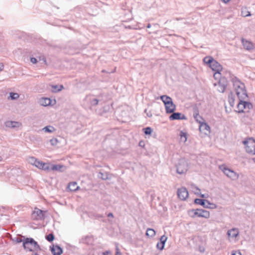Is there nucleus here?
<instances>
[{
	"label": "nucleus",
	"mask_w": 255,
	"mask_h": 255,
	"mask_svg": "<svg viewBox=\"0 0 255 255\" xmlns=\"http://www.w3.org/2000/svg\"><path fill=\"white\" fill-rule=\"evenodd\" d=\"M227 74L229 75V77L233 83L236 94L238 99H246L248 97V95L245 84L230 72H227Z\"/></svg>",
	"instance_id": "obj_1"
},
{
	"label": "nucleus",
	"mask_w": 255,
	"mask_h": 255,
	"mask_svg": "<svg viewBox=\"0 0 255 255\" xmlns=\"http://www.w3.org/2000/svg\"><path fill=\"white\" fill-rule=\"evenodd\" d=\"M23 237L24 241L22 246L25 251L35 252L41 250L39 245L33 238Z\"/></svg>",
	"instance_id": "obj_2"
},
{
	"label": "nucleus",
	"mask_w": 255,
	"mask_h": 255,
	"mask_svg": "<svg viewBox=\"0 0 255 255\" xmlns=\"http://www.w3.org/2000/svg\"><path fill=\"white\" fill-rule=\"evenodd\" d=\"M160 99L165 105L166 113L171 114L175 111L176 106L173 104L171 97L167 95H162L160 97Z\"/></svg>",
	"instance_id": "obj_3"
},
{
	"label": "nucleus",
	"mask_w": 255,
	"mask_h": 255,
	"mask_svg": "<svg viewBox=\"0 0 255 255\" xmlns=\"http://www.w3.org/2000/svg\"><path fill=\"white\" fill-rule=\"evenodd\" d=\"M188 167V165L187 160L184 158L180 159L176 165V171L180 174L185 173L187 171Z\"/></svg>",
	"instance_id": "obj_4"
},
{
	"label": "nucleus",
	"mask_w": 255,
	"mask_h": 255,
	"mask_svg": "<svg viewBox=\"0 0 255 255\" xmlns=\"http://www.w3.org/2000/svg\"><path fill=\"white\" fill-rule=\"evenodd\" d=\"M189 213L193 214V215L192 216L193 217L195 216L199 217H203L206 219H208L210 217L209 212L203 209H192L189 211Z\"/></svg>",
	"instance_id": "obj_5"
},
{
	"label": "nucleus",
	"mask_w": 255,
	"mask_h": 255,
	"mask_svg": "<svg viewBox=\"0 0 255 255\" xmlns=\"http://www.w3.org/2000/svg\"><path fill=\"white\" fill-rule=\"evenodd\" d=\"M220 169L227 176L232 180H236L239 178V174L234 171L226 167H221Z\"/></svg>",
	"instance_id": "obj_6"
},
{
	"label": "nucleus",
	"mask_w": 255,
	"mask_h": 255,
	"mask_svg": "<svg viewBox=\"0 0 255 255\" xmlns=\"http://www.w3.org/2000/svg\"><path fill=\"white\" fill-rule=\"evenodd\" d=\"M44 211L35 208L31 214V218L33 220H43L44 219Z\"/></svg>",
	"instance_id": "obj_7"
},
{
	"label": "nucleus",
	"mask_w": 255,
	"mask_h": 255,
	"mask_svg": "<svg viewBox=\"0 0 255 255\" xmlns=\"http://www.w3.org/2000/svg\"><path fill=\"white\" fill-rule=\"evenodd\" d=\"M194 203L196 204H199L204 208L214 209L216 208V205L213 203H210L208 200L202 199H195Z\"/></svg>",
	"instance_id": "obj_8"
},
{
	"label": "nucleus",
	"mask_w": 255,
	"mask_h": 255,
	"mask_svg": "<svg viewBox=\"0 0 255 255\" xmlns=\"http://www.w3.org/2000/svg\"><path fill=\"white\" fill-rule=\"evenodd\" d=\"M213 71H215L216 73L214 74V77L217 78V75L219 77L221 75V72L222 71L223 68L222 65L216 60L212 63L209 66Z\"/></svg>",
	"instance_id": "obj_9"
},
{
	"label": "nucleus",
	"mask_w": 255,
	"mask_h": 255,
	"mask_svg": "<svg viewBox=\"0 0 255 255\" xmlns=\"http://www.w3.org/2000/svg\"><path fill=\"white\" fill-rule=\"evenodd\" d=\"M243 143L245 146L246 151L249 153L252 154L255 147V142L251 138H250L248 140L243 141Z\"/></svg>",
	"instance_id": "obj_10"
},
{
	"label": "nucleus",
	"mask_w": 255,
	"mask_h": 255,
	"mask_svg": "<svg viewBox=\"0 0 255 255\" xmlns=\"http://www.w3.org/2000/svg\"><path fill=\"white\" fill-rule=\"evenodd\" d=\"M177 195L179 199L185 200L188 197V192L186 188L181 187L178 189Z\"/></svg>",
	"instance_id": "obj_11"
},
{
	"label": "nucleus",
	"mask_w": 255,
	"mask_h": 255,
	"mask_svg": "<svg viewBox=\"0 0 255 255\" xmlns=\"http://www.w3.org/2000/svg\"><path fill=\"white\" fill-rule=\"evenodd\" d=\"M227 86V82L226 80L223 78L220 80L218 84V90L221 93L224 92Z\"/></svg>",
	"instance_id": "obj_12"
},
{
	"label": "nucleus",
	"mask_w": 255,
	"mask_h": 255,
	"mask_svg": "<svg viewBox=\"0 0 255 255\" xmlns=\"http://www.w3.org/2000/svg\"><path fill=\"white\" fill-rule=\"evenodd\" d=\"M4 125L7 128H15L20 127L21 124L18 122L8 121L4 123Z\"/></svg>",
	"instance_id": "obj_13"
},
{
	"label": "nucleus",
	"mask_w": 255,
	"mask_h": 255,
	"mask_svg": "<svg viewBox=\"0 0 255 255\" xmlns=\"http://www.w3.org/2000/svg\"><path fill=\"white\" fill-rule=\"evenodd\" d=\"M186 117L185 115H182L180 113H172V114L169 117V120L171 121L176 120H186Z\"/></svg>",
	"instance_id": "obj_14"
},
{
	"label": "nucleus",
	"mask_w": 255,
	"mask_h": 255,
	"mask_svg": "<svg viewBox=\"0 0 255 255\" xmlns=\"http://www.w3.org/2000/svg\"><path fill=\"white\" fill-rule=\"evenodd\" d=\"M199 129L200 131L204 132L205 134H208L210 132V127L205 122L200 125Z\"/></svg>",
	"instance_id": "obj_15"
},
{
	"label": "nucleus",
	"mask_w": 255,
	"mask_h": 255,
	"mask_svg": "<svg viewBox=\"0 0 255 255\" xmlns=\"http://www.w3.org/2000/svg\"><path fill=\"white\" fill-rule=\"evenodd\" d=\"M50 250L53 255H61L63 253L62 249L58 245H53Z\"/></svg>",
	"instance_id": "obj_16"
},
{
	"label": "nucleus",
	"mask_w": 255,
	"mask_h": 255,
	"mask_svg": "<svg viewBox=\"0 0 255 255\" xmlns=\"http://www.w3.org/2000/svg\"><path fill=\"white\" fill-rule=\"evenodd\" d=\"M85 100L90 103V104L92 106H96L98 104L99 102L101 101L100 99H98L94 98L92 96H87Z\"/></svg>",
	"instance_id": "obj_17"
},
{
	"label": "nucleus",
	"mask_w": 255,
	"mask_h": 255,
	"mask_svg": "<svg viewBox=\"0 0 255 255\" xmlns=\"http://www.w3.org/2000/svg\"><path fill=\"white\" fill-rule=\"evenodd\" d=\"M242 43L243 45L244 48L246 50H250L254 48L253 44L244 38H242Z\"/></svg>",
	"instance_id": "obj_18"
},
{
	"label": "nucleus",
	"mask_w": 255,
	"mask_h": 255,
	"mask_svg": "<svg viewBox=\"0 0 255 255\" xmlns=\"http://www.w3.org/2000/svg\"><path fill=\"white\" fill-rule=\"evenodd\" d=\"M38 103L42 106H47L51 104V100L48 98H41L38 100Z\"/></svg>",
	"instance_id": "obj_19"
},
{
	"label": "nucleus",
	"mask_w": 255,
	"mask_h": 255,
	"mask_svg": "<svg viewBox=\"0 0 255 255\" xmlns=\"http://www.w3.org/2000/svg\"><path fill=\"white\" fill-rule=\"evenodd\" d=\"M239 231L238 229L233 228L231 230H229L227 232V235L229 237H231L233 238L237 237L239 235Z\"/></svg>",
	"instance_id": "obj_20"
},
{
	"label": "nucleus",
	"mask_w": 255,
	"mask_h": 255,
	"mask_svg": "<svg viewBox=\"0 0 255 255\" xmlns=\"http://www.w3.org/2000/svg\"><path fill=\"white\" fill-rule=\"evenodd\" d=\"M239 102L237 105L238 112L239 113H243L245 110V107L244 106V99H239Z\"/></svg>",
	"instance_id": "obj_21"
},
{
	"label": "nucleus",
	"mask_w": 255,
	"mask_h": 255,
	"mask_svg": "<svg viewBox=\"0 0 255 255\" xmlns=\"http://www.w3.org/2000/svg\"><path fill=\"white\" fill-rule=\"evenodd\" d=\"M79 188V187L75 182L70 183L68 185V189L71 191H76Z\"/></svg>",
	"instance_id": "obj_22"
},
{
	"label": "nucleus",
	"mask_w": 255,
	"mask_h": 255,
	"mask_svg": "<svg viewBox=\"0 0 255 255\" xmlns=\"http://www.w3.org/2000/svg\"><path fill=\"white\" fill-rule=\"evenodd\" d=\"M193 117L195 120L200 124L203 123L204 122V120L203 118L199 115V114L197 112H194L193 114Z\"/></svg>",
	"instance_id": "obj_23"
},
{
	"label": "nucleus",
	"mask_w": 255,
	"mask_h": 255,
	"mask_svg": "<svg viewBox=\"0 0 255 255\" xmlns=\"http://www.w3.org/2000/svg\"><path fill=\"white\" fill-rule=\"evenodd\" d=\"M167 240V237L165 236H162L160 238V244H161V250H163L165 246V244Z\"/></svg>",
	"instance_id": "obj_24"
},
{
	"label": "nucleus",
	"mask_w": 255,
	"mask_h": 255,
	"mask_svg": "<svg viewBox=\"0 0 255 255\" xmlns=\"http://www.w3.org/2000/svg\"><path fill=\"white\" fill-rule=\"evenodd\" d=\"M215 60L211 56H206L203 59L204 62L208 64L209 66L212 64V63Z\"/></svg>",
	"instance_id": "obj_25"
},
{
	"label": "nucleus",
	"mask_w": 255,
	"mask_h": 255,
	"mask_svg": "<svg viewBox=\"0 0 255 255\" xmlns=\"http://www.w3.org/2000/svg\"><path fill=\"white\" fill-rule=\"evenodd\" d=\"M55 128L51 126H46L42 128V130L46 132H49L51 133L55 131Z\"/></svg>",
	"instance_id": "obj_26"
},
{
	"label": "nucleus",
	"mask_w": 255,
	"mask_h": 255,
	"mask_svg": "<svg viewBox=\"0 0 255 255\" xmlns=\"http://www.w3.org/2000/svg\"><path fill=\"white\" fill-rule=\"evenodd\" d=\"M63 167V166L60 164H52L51 165V170L53 171H61Z\"/></svg>",
	"instance_id": "obj_27"
},
{
	"label": "nucleus",
	"mask_w": 255,
	"mask_h": 255,
	"mask_svg": "<svg viewBox=\"0 0 255 255\" xmlns=\"http://www.w3.org/2000/svg\"><path fill=\"white\" fill-rule=\"evenodd\" d=\"M63 88V85H52V91L54 93L59 92Z\"/></svg>",
	"instance_id": "obj_28"
},
{
	"label": "nucleus",
	"mask_w": 255,
	"mask_h": 255,
	"mask_svg": "<svg viewBox=\"0 0 255 255\" xmlns=\"http://www.w3.org/2000/svg\"><path fill=\"white\" fill-rule=\"evenodd\" d=\"M146 235L148 237H153L155 235V231L152 229L148 228L146 230Z\"/></svg>",
	"instance_id": "obj_29"
},
{
	"label": "nucleus",
	"mask_w": 255,
	"mask_h": 255,
	"mask_svg": "<svg viewBox=\"0 0 255 255\" xmlns=\"http://www.w3.org/2000/svg\"><path fill=\"white\" fill-rule=\"evenodd\" d=\"M229 98V102L231 107H234L235 105V99L233 97V93L232 92H230V93L228 95Z\"/></svg>",
	"instance_id": "obj_30"
},
{
	"label": "nucleus",
	"mask_w": 255,
	"mask_h": 255,
	"mask_svg": "<svg viewBox=\"0 0 255 255\" xmlns=\"http://www.w3.org/2000/svg\"><path fill=\"white\" fill-rule=\"evenodd\" d=\"M195 189L196 191H195V193L197 195H200V196L202 198H206L208 197V194H202L200 193V189L197 187H195Z\"/></svg>",
	"instance_id": "obj_31"
},
{
	"label": "nucleus",
	"mask_w": 255,
	"mask_h": 255,
	"mask_svg": "<svg viewBox=\"0 0 255 255\" xmlns=\"http://www.w3.org/2000/svg\"><path fill=\"white\" fill-rule=\"evenodd\" d=\"M19 97V95L17 93L10 92L9 93V99L12 100L17 99Z\"/></svg>",
	"instance_id": "obj_32"
},
{
	"label": "nucleus",
	"mask_w": 255,
	"mask_h": 255,
	"mask_svg": "<svg viewBox=\"0 0 255 255\" xmlns=\"http://www.w3.org/2000/svg\"><path fill=\"white\" fill-rule=\"evenodd\" d=\"M98 177L103 180H107L109 178L108 174L107 173H103L102 172H99Z\"/></svg>",
	"instance_id": "obj_33"
},
{
	"label": "nucleus",
	"mask_w": 255,
	"mask_h": 255,
	"mask_svg": "<svg viewBox=\"0 0 255 255\" xmlns=\"http://www.w3.org/2000/svg\"><path fill=\"white\" fill-rule=\"evenodd\" d=\"M41 169L48 171L51 170V166L48 163H43V165H42Z\"/></svg>",
	"instance_id": "obj_34"
},
{
	"label": "nucleus",
	"mask_w": 255,
	"mask_h": 255,
	"mask_svg": "<svg viewBox=\"0 0 255 255\" xmlns=\"http://www.w3.org/2000/svg\"><path fill=\"white\" fill-rule=\"evenodd\" d=\"M143 130L145 134L149 135L151 134L152 129L150 127H146L143 128Z\"/></svg>",
	"instance_id": "obj_35"
},
{
	"label": "nucleus",
	"mask_w": 255,
	"mask_h": 255,
	"mask_svg": "<svg viewBox=\"0 0 255 255\" xmlns=\"http://www.w3.org/2000/svg\"><path fill=\"white\" fill-rule=\"evenodd\" d=\"M244 106L245 107V109L250 110L253 108V105L251 103L245 101H244Z\"/></svg>",
	"instance_id": "obj_36"
},
{
	"label": "nucleus",
	"mask_w": 255,
	"mask_h": 255,
	"mask_svg": "<svg viewBox=\"0 0 255 255\" xmlns=\"http://www.w3.org/2000/svg\"><path fill=\"white\" fill-rule=\"evenodd\" d=\"M46 239L49 242H52L54 240V236L53 234H49L46 236Z\"/></svg>",
	"instance_id": "obj_37"
},
{
	"label": "nucleus",
	"mask_w": 255,
	"mask_h": 255,
	"mask_svg": "<svg viewBox=\"0 0 255 255\" xmlns=\"http://www.w3.org/2000/svg\"><path fill=\"white\" fill-rule=\"evenodd\" d=\"M36 160H37V159L34 157H29L28 158V162L33 165H34L35 164Z\"/></svg>",
	"instance_id": "obj_38"
},
{
	"label": "nucleus",
	"mask_w": 255,
	"mask_h": 255,
	"mask_svg": "<svg viewBox=\"0 0 255 255\" xmlns=\"http://www.w3.org/2000/svg\"><path fill=\"white\" fill-rule=\"evenodd\" d=\"M43 165V162L42 161H40L37 159L35 162V164L34 165L36 167L41 169L42 165Z\"/></svg>",
	"instance_id": "obj_39"
},
{
	"label": "nucleus",
	"mask_w": 255,
	"mask_h": 255,
	"mask_svg": "<svg viewBox=\"0 0 255 255\" xmlns=\"http://www.w3.org/2000/svg\"><path fill=\"white\" fill-rule=\"evenodd\" d=\"M242 15L243 16L247 17L251 15L250 12L247 11L246 9L242 11Z\"/></svg>",
	"instance_id": "obj_40"
},
{
	"label": "nucleus",
	"mask_w": 255,
	"mask_h": 255,
	"mask_svg": "<svg viewBox=\"0 0 255 255\" xmlns=\"http://www.w3.org/2000/svg\"><path fill=\"white\" fill-rule=\"evenodd\" d=\"M58 142V139L56 138H53L50 140V142L52 145H57Z\"/></svg>",
	"instance_id": "obj_41"
},
{
	"label": "nucleus",
	"mask_w": 255,
	"mask_h": 255,
	"mask_svg": "<svg viewBox=\"0 0 255 255\" xmlns=\"http://www.w3.org/2000/svg\"><path fill=\"white\" fill-rule=\"evenodd\" d=\"M23 236H22L20 238H16V240H15V241L18 243H22V244H23V241H24V238L23 237Z\"/></svg>",
	"instance_id": "obj_42"
},
{
	"label": "nucleus",
	"mask_w": 255,
	"mask_h": 255,
	"mask_svg": "<svg viewBox=\"0 0 255 255\" xmlns=\"http://www.w3.org/2000/svg\"><path fill=\"white\" fill-rule=\"evenodd\" d=\"M180 136H181V138H182L183 137H184L185 138L184 141H186V139H187L186 135V134L184 132L181 131L180 132Z\"/></svg>",
	"instance_id": "obj_43"
},
{
	"label": "nucleus",
	"mask_w": 255,
	"mask_h": 255,
	"mask_svg": "<svg viewBox=\"0 0 255 255\" xmlns=\"http://www.w3.org/2000/svg\"><path fill=\"white\" fill-rule=\"evenodd\" d=\"M30 61L33 64H36L37 62V60L34 57H31L30 58Z\"/></svg>",
	"instance_id": "obj_44"
},
{
	"label": "nucleus",
	"mask_w": 255,
	"mask_h": 255,
	"mask_svg": "<svg viewBox=\"0 0 255 255\" xmlns=\"http://www.w3.org/2000/svg\"><path fill=\"white\" fill-rule=\"evenodd\" d=\"M232 255H242L240 251H233Z\"/></svg>",
	"instance_id": "obj_45"
},
{
	"label": "nucleus",
	"mask_w": 255,
	"mask_h": 255,
	"mask_svg": "<svg viewBox=\"0 0 255 255\" xmlns=\"http://www.w3.org/2000/svg\"><path fill=\"white\" fill-rule=\"evenodd\" d=\"M156 248L159 250L160 251H162V250H161V249L160 248H161V244H160V243L158 242L157 243V245H156Z\"/></svg>",
	"instance_id": "obj_46"
},
{
	"label": "nucleus",
	"mask_w": 255,
	"mask_h": 255,
	"mask_svg": "<svg viewBox=\"0 0 255 255\" xmlns=\"http://www.w3.org/2000/svg\"><path fill=\"white\" fill-rule=\"evenodd\" d=\"M3 64L1 63H0V72L3 70Z\"/></svg>",
	"instance_id": "obj_47"
},
{
	"label": "nucleus",
	"mask_w": 255,
	"mask_h": 255,
	"mask_svg": "<svg viewBox=\"0 0 255 255\" xmlns=\"http://www.w3.org/2000/svg\"><path fill=\"white\" fill-rule=\"evenodd\" d=\"M111 253L110 251H106L103 253V255H109Z\"/></svg>",
	"instance_id": "obj_48"
},
{
	"label": "nucleus",
	"mask_w": 255,
	"mask_h": 255,
	"mask_svg": "<svg viewBox=\"0 0 255 255\" xmlns=\"http://www.w3.org/2000/svg\"><path fill=\"white\" fill-rule=\"evenodd\" d=\"M39 60H43L44 61V63L46 62V59H45V58L44 57H42V58H41V57H39Z\"/></svg>",
	"instance_id": "obj_49"
},
{
	"label": "nucleus",
	"mask_w": 255,
	"mask_h": 255,
	"mask_svg": "<svg viewBox=\"0 0 255 255\" xmlns=\"http://www.w3.org/2000/svg\"><path fill=\"white\" fill-rule=\"evenodd\" d=\"M116 255H121V253L119 252V250L118 248H117V252Z\"/></svg>",
	"instance_id": "obj_50"
},
{
	"label": "nucleus",
	"mask_w": 255,
	"mask_h": 255,
	"mask_svg": "<svg viewBox=\"0 0 255 255\" xmlns=\"http://www.w3.org/2000/svg\"><path fill=\"white\" fill-rule=\"evenodd\" d=\"M108 217H113V214L112 213H110L108 214Z\"/></svg>",
	"instance_id": "obj_51"
},
{
	"label": "nucleus",
	"mask_w": 255,
	"mask_h": 255,
	"mask_svg": "<svg viewBox=\"0 0 255 255\" xmlns=\"http://www.w3.org/2000/svg\"><path fill=\"white\" fill-rule=\"evenodd\" d=\"M222 1L225 3H227L228 2L230 1V0H222Z\"/></svg>",
	"instance_id": "obj_52"
},
{
	"label": "nucleus",
	"mask_w": 255,
	"mask_h": 255,
	"mask_svg": "<svg viewBox=\"0 0 255 255\" xmlns=\"http://www.w3.org/2000/svg\"><path fill=\"white\" fill-rule=\"evenodd\" d=\"M146 115L148 117H151L152 116V114L150 112L147 113Z\"/></svg>",
	"instance_id": "obj_53"
},
{
	"label": "nucleus",
	"mask_w": 255,
	"mask_h": 255,
	"mask_svg": "<svg viewBox=\"0 0 255 255\" xmlns=\"http://www.w3.org/2000/svg\"><path fill=\"white\" fill-rule=\"evenodd\" d=\"M182 19H183V18H178V17H177V18H175V20H177V21H178V20H182Z\"/></svg>",
	"instance_id": "obj_54"
},
{
	"label": "nucleus",
	"mask_w": 255,
	"mask_h": 255,
	"mask_svg": "<svg viewBox=\"0 0 255 255\" xmlns=\"http://www.w3.org/2000/svg\"><path fill=\"white\" fill-rule=\"evenodd\" d=\"M184 23L185 24H187V25H190V23H189L188 21H185V22H184Z\"/></svg>",
	"instance_id": "obj_55"
},
{
	"label": "nucleus",
	"mask_w": 255,
	"mask_h": 255,
	"mask_svg": "<svg viewBox=\"0 0 255 255\" xmlns=\"http://www.w3.org/2000/svg\"><path fill=\"white\" fill-rule=\"evenodd\" d=\"M151 27V24L150 23H148L147 25V28H149Z\"/></svg>",
	"instance_id": "obj_56"
},
{
	"label": "nucleus",
	"mask_w": 255,
	"mask_h": 255,
	"mask_svg": "<svg viewBox=\"0 0 255 255\" xmlns=\"http://www.w3.org/2000/svg\"><path fill=\"white\" fill-rule=\"evenodd\" d=\"M252 160L255 163V158H253Z\"/></svg>",
	"instance_id": "obj_57"
},
{
	"label": "nucleus",
	"mask_w": 255,
	"mask_h": 255,
	"mask_svg": "<svg viewBox=\"0 0 255 255\" xmlns=\"http://www.w3.org/2000/svg\"><path fill=\"white\" fill-rule=\"evenodd\" d=\"M2 160V157L1 156H0V161H1Z\"/></svg>",
	"instance_id": "obj_58"
},
{
	"label": "nucleus",
	"mask_w": 255,
	"mask_h": 255,
	"mask_svg": "<svg viewBox=\"0 0 255 255\" xmlns=\"http://www.w3.org/2000/svg\"><path fill=\"white\" fill-rule=\"evenodd\" d=\"M144 112H145V113H147V109H145V110H144Z\"/></svg>",
	"instance_id": "obj_59"
},
{
	"label": "nucleus",
	"mask_w": 255,
	"mask_h": 255,
	"mask_svg": "<svg viewBox=\"0 0 255 255\" xmlns=\"http://www.w3.org/2000/svg\"><path fill=\"white\" fill-rule=\"evenodd\" d=\"M34 255H38V254H37V253H35Z\"/></svg>",
	"instance_id": "obj_60"
},
{
	"label": "nucleus",
	"mask_w": 255,
	"mask_h": 255,
	"mask_svg": "<svg viewBox=\"0 0 255 255\" xmlns=\"http://www.w3.org/2000/svg\"><path fill=\"white\" fill-rule=\"evenodd\" d=\"M139 145L140 146H141L142 145V144H141V142L139 143Z\"/></svg>",
	"instance_id": "obj_61"
},
{
	"label": "nucleus",
	"mask_w": 255,
	"mask_h": 255,
	"mask_svg": "<svg viewBox=\"0 0 255 255\" xmlns=\"http://www.w3.org/2000/svg\"><path fill=\"white\" fill-rule=\"evenodd\" d=\"M139 145L140 146H141L142 145V144H141V142L139 143Z\"/></svg>",
	"instance_id": "obj_62"
},
{
	"label": "nucleus",
	"mask_w": 255,
	"mask_h": 255,
	"mask_svg": "<svg viewBox=\"0 0 255 255\" xmlns=\"http://www.w3.org/2000/svg\"><path fill=\"white\" fill-rule=\"evenodd\" d=\"M98 217H101V216L99 215L98 216Z\"/></svg>",
	"instance_id": "obj_63"
}]
</instances>
